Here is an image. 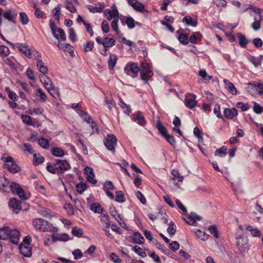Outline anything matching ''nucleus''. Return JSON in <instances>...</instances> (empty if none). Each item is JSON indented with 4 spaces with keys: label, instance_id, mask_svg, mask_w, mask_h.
<instances>
[{
    "label": "nucleus",
    "instance_id": "obj_59",
    "mask_svg": "<svg viewBox=\"0 0 263 263\" xmlns=\"http://www.w3.org/2000/svg\"><path fill=\"white\" fill-rule=\"evenodd\" d=\"M19 18L21 23L23 25H26L29 22V18L26 14L24 12L20 13Z\"/></svg>",
    "mask_w": 263,
    "mask_h": 263
},
{
    "label": "nucleus",
    "instance_id": "obj_2",
    "mask_svg": "<svg viewBox=\"0 0 263 263\" xmlns=\"http://www.w3.org/2000/svg\"><path fill=\"white\" fill-rule=\"evenodd\" d=\"M7 43L10 45L13 49H17L26 57L29 59L32 58V54L34 52L36 53L37 55L39 53L37 51L35 50L34 49L29 47L28 45L25 44L19 43L13 44L9 41H7Z\"/></svg>",
    "mask_w": 263,
    "mask_h": 263
},
{
    "label": "nucleus",
    "instance_id": "obj_3",
    "mask_svg": "<svg viewBox=\"0 0 263 263\" xmlns=\"http://www.w3.org/2000/svg\"><path fill=\"white\" fill-rule=\"evenodd\" d=\"M2 160L4 162V167L10 173H16L21 171L20 166L14 162L11 156H2Z\"/></svg>",
    "mask_w": 263,
    "mask_h": 263
},
{
    "label": "nucleus",
    "instance_id": "obj_36",
    "mask_svg": "<svg viewBox=\"0 0 263 263\" xmlns=\"http://www.w3.org/2000/svg\"><path fill=\"white\" fill-rule=\"evenodd\" d=\"M15 61V59L13 57L7 58L4 60V64L13 69H15L16 68Z\"/></svg>",
    "mask_w": 263,
    "mask_h": 263
},
{
    "label": "nucleus",
    "instance_id": "obj_64",
    "mask_svg": "<svg viewBox=\"0 0 263 263\" xmlns=\"http://www.w3.org/2000/svg\"><path fill=\"white\" fill-rule=\"evenodd\" d=\"M77 191L80 193L82 194L86 189V185L84 183L80 182L76 185Z\"/></svg>",
    "mask_w": 263,
    "mask_h": 263
},
{
    "label": "nucleus",
    "instance_id": "obj_10",
    "mask_svg": "<svg viewBox=\"0 0 263 263\" xmlns=\"http://www.w3.org/2000/svg\"><path fill=\"white\" fill-rule=\"evenodd\" d=\"M12 191V192L14 194H16L22 200L26 199V196L25 195V193L23 190L22 189L21 186L15 182H12L10 184V191Z\"/></svg>",
    "mask_w": 263,
    "mask_h": 263
},
{
    "label": "nucleus",
    "instance_id": "obj_60",
    "mask_svg": "<svg viewBox=\"0 0 263 263\" xmlns=\"http://www.w3.org/2000/svg\"><path fill=\"white\" fill-rule=\"evenodd\" d=\"M210 232L214 235L216 238H219L218 232L216 226L211 225L208 228Z\"/></svg>",
    "mask_w": 263,
    "mask_h": 263
},
{
    "label": "nucleus",
    "instance_id": "obj_57",
    "mask_svg": "<svg viewBox=\"0 0 263 263\" xmlns=\"http://www.w3.org/2000/svg\"><path fill=\"white\" fill-rule=\"evenodd\" d=\"M172 174L174 176V177L172 178V180L175 181V178H177L179 181H181V182L183 181V176L180 174V173H179L178 170H173L172 171Z\"/></svg>",
    "mask_w": 263,
    "mask_h": 263
},
{
    "label": "nucleus",
    "instance_id": "obj_21",
    "mask_svg": "<svg viewBox=\"0 0 263 263\" xmlns=\"http://www.w3.org/2000/svg\"><path fill=\"white\" fill-rule=\"evenodd\" d=\"M20 238V232L16 230H11L10 234L9 236L10 241L13 244L17 245L19 242Z\"/></svg>",
    "mask_w": 263,
    "mask_h": 263
},
{
    "label": "nucleus",
    "instance_id": "obj_39",
    "mask_svg": "<svg viewBox=\"0 0 263 263\" xmlns=\"http://www.w3.org/2000/svg\"><path fill=\"white\" fill-rule=\"evenodd\" d=\"M199 76L202 79L204 83H208L212 78V77L209 75L203 69L199 70Z\"/></svg>",
    "mask_w": 263,
    "mask_h": 263
},
{
    "label": "nucleus",
    "instance_id": "obj_49",
    "mask_svg": "<svg viewBox=\"0 0 263 263\" xmlns=\"http://www.w3.org/2000/svg\"><path fill=\"white\" fill-rule=\"evenodd\" d=\"M227 150V147L223 146L216 150L215 155L220 157H224L226 155Z\"/></svg>",
    "mask_w": 263,
    "mask_h": 263
},
{
    "label": "nucleus",
    "instance_id": "obj_5",
    "mask_svg": "<svg viewBox=\"0 0 263 263\" xmlns=\"http://www.w3.org/2000/svg\"><path fill=\"white\" fill-rule=\"evenodd\" d=\"M49 27L52 35L57 40H66V37L64 31L62 28L58 27L55 23L51 20L49 21Z\"/></svg>",
    "mask_w": 263,
    "mask_h": 263
},
{
    "label": "nucleus",
    "instance_id": "obj_32",
    "mask_svg": "<svg viewBox=\"0 0 263 263\" xmlns=\"http://www.w3.org/2000/svg\"><path fill=\"white\" fill-rule=\"evenodd\" d=\"M100 221L104 229L109 228L110 225L109 216L107 214H102L100 216Z\"/></svg>",
    "mask_w": 263,
    "mask_h": 263
},
{
    "label": "nucleus",
    "instance_id": "obj_1",
    "mask_svg": "<svg viewBox=\"0 0 263 263\" xmlns=\"http://www.w3.org/2000/svg\"><path fill=\"white\" fill-rule=\"evenodd\" d=\"M34 228L42 232H57L58 228L46 220L42 218H34L32 221Z\"/></svg>",
    "mask_w": 263,
    "mask_h": 263
},
{
    "label": "nucleus",
    "instance_id": "obj_55",
    "mask_svg": "<svg viewBox=\"0 0 263 263\" xmlns=\"http://www.w3.org/2000/svg\"><path fill=\"white\" fill-rule=\"evenodd\" d=\"M201 37V34L199 32H194L190 37V42L192 44H195L198 39Z\"/></svg>",
    "mask_w": 263,
    "mask_h": 263
},
{
    "label": "nucleus",
    "instance_id": "obj_28",
    "mask_svg": "<svg viewBox=\"0 0 263 263\" xmlns=\"http://www.w3.org/2000/svg\"><path fill=\"white\" fill-rule=\"evenodd\" d=\"M51 238L53 242L56 241H66L69 240L68 235L65 233L53 234L51 235Z\"/></svg>",
    "mask_w": 263,
    "mask_h": 263
},
{
    "label": "nucleus",
    "instance_id": "obj_41",
    "mask_svg": "<svg viewBox=\"0 0 263 263\" xmlns=\"http://www.w3.org/2000/svg\"><path fill=\"white\" fill-rule=\"evenodd\" d=\"M237 36L238 38V42L240 46L242 47H245L249 43L248 40L245 36L241 33H238L237 34Z\"/></svg>",
    "mask_w": 263,
    "mask_h": 263
},
{
    "label": "nucleus",
    "instance_id": "obj_50",
    "mask_svg": "<svg viewBox=\"0 0 263 263\" xmlns=\"http://www.w3.org/2000/svg\"><path fill=\"white\" fill-rule=\"evenodd\" d=\"M182 21L185 23L187 25H191L193 27H196L197 25V22L193 20L191 17L189 16L184 17Z\"/></svg>",
    "mask_w": 263,
    "mask_h": 263
},
{
    "label": "nucleus",
    "instance_id": "obj_44",
    "mask_svg": "<svg viewBox=\"0 0 263 263\" xmlns=\"http://www.w3.org/2000/svg\"><path fill=\"white\" fill-rule=\"evenodd\" d=\"M103 47L104 48H107L111 47H112L115 45L116 41L115 40L112 38H108V37H105L104 38V42H103Z\"/></svg>",
    "mask_w": 263,
    "mask_h": 263
},
{
    "label": "nucleus",
    "instance_id": "obj_8",
    "mask_svg": "<svg viewBox=\"0 0 263 263\" xmlns=\"http://www.w3.org/2000/svg\"><path fill=\"white\" fill-rule=\"evenodd\" d=\"M236 245L241 252H246L249 249L248 239L242 235L236 237Z\"/></svg>",
    "mask_w": 263,
    "mask_h": 263
},
{
    "label": "nucleus",
    "instance_id": "obj_51",
    "mask_svg": "<svg viewBox=\"0 0 263 263\" xmlns=\"http://www.w3.org/2000/svg\"><path fill=\"white\" fill-rule=\"evenodd\" d=\"M35 95L37 97L40 98V100L42 102H45L47 99L46 95L43 91V90L40 88H38L36 90Z\"/></svg>",
    "mask_w": 263,
    "mask_h": 263
},
{
    "label": "nucleus",
    "instance_id": "obj_25",
    "mask_svg": "<svg viewBox=\"0 0 263 263\" xmlns=\"http://www.w3.org/2000/svg\"><path fill=\"white\" fill-rule=\"evenodd\" d=\"M225 88L227 89V90L229 91V93L233 95H236L237 91L236 88L235 87L234 85L231 82H230L229 80L224 79L223 81Z\"/></svg>",
    "mask_w": 263,
    "mask_h": 263
},
{
    "label": "nucleus",
    "instance_id": "obj_42",
    "mask_svg": "<svg viewBox=\"0 0 263 263\" xmlns=\"http://www.w3.org/2000/svg\"><path fill=\"white\" fill-rule=\"evenodd\" d=\"M119 16L113 19L111 23V28L116 32V34L119 36H120V35L122 34L120 33V32L118 28V22L119 21Z\"/></svg>",
    "mask_w": 263,
    "mask_h": 263
},
{
    "label": "nucleus",
    "instance_id": "obj_15",
    "mask_svg": "<svg viewBox=\"0 0 263 263\" xmlns=\"http://www.w3.org/2000/svg\"><path fill=\"white\" fill-rule=\"evenodd\" d=\"M104 13L108 21L119 17V12L115 5H112L111 10L105 9Z\"/></svg>",
    "mask_w": 263,
    "mask_h": 263
},
{
    "label": "nucleus",
    "instance_id": "obj_29",
    "mask_svg": "<svg viewBox=\"0 0 263 263\" xmlns=\"http://www.w3.org/2000/svg\"><path fill=\"white\" fill-rule=\"evenodd\" d=\"M40 81L44 85L45 88L49 89V87H51L52 86L53 83L51 80L45 74H41L39 76Z\"/></svg>",
    "mask_w": 263,
    "mask_h": 263
},
{
    "label": "nucleus",
    "instance_id": "obj_4",
    "mask_svg": "<svg viewBox=\"0 0 263 263\" xmlns=\"http://www.w3.org/2000/svg\"><path fill=\"white\" fill-rule=\"evenodd\" d=\"M2 15L9 22L15 24L17 12L13 9H10L4 12L3 10L0 8V27L2 25Z\"/></svg>",
    "mask_w": 263,
    "mask_h": 263
},
{
    "label": "nucleus",
    "instance_id": "obj_13",
    "mask_svg": "<svg viewBox=\"0 0 263 263\" xmlns=\"http://www.w3.org/2000/svg\"><path fill=\"white\" fill-rule=\"evenodd\" d=\"M196 97L195 95L188 93L186 95L184 103L185 106L190 109H192L197 105V101L196 100Z\"/></svg>",
    "mask_w": 263,
    "mask_h": 263
},
{
    "label": "nucleus",
    "instance_id": "obj_33",
    "mask_svg": "<svg viewBox=\"0 0 263 263\" xmlns=\"http://www.w3.org/2000/svg\"><path fill=\"white\" fill-rule=\"evenodd\" d=\"M132 238L133 239V242L135 243L142 245L144 242V237L142 236L141 233L138 232H136L133 233Z\"/></svg>",
    "mask_w": 263,
    "mask_h": 263
},
{
    "label": "nucleus",
    "instance_id": "obj_46",
    "mask_svg": "<svg viewBox=\"0 0 263 263\" xmlns=\"http://www.w3.org/2000/svg\"><path fill=\"white\" fill-rule=\"evenodd\" d=\"M22 119L24 123L29 126H33L35 127V124L32 121V118L27 115H22Z\"/></svg>",
    "mask_w": 263,
    "mask_h": 263
},
{
    "label": "nucleus",
    "instance_id": "obj_61",
    "mask_svg": "<svg viewBox=\"0 0 263 263\" xmlns=\"http://www.w3.org/2000/svg\"><path fill=\"white\" fill-rule=\"evenodd\" d=\"M72 234L78 237H81L83 234V230L77 227H74L71 230Z\"/></svg>",
    "mask_w": 263,
    "mask_h": 263
},
{
    "label": "nucleus",
    "instance_id": "obj_6",
    "mask_svg": "<svg viewBox=\"0 0 263 263\" xmlns=\"http://www.w3.org/2000/svg\"><path fill=\"white\" fill-rule=\"evenodd\" d=\"M126 74L130 76L133 78H136L138 76L139 71V67L135 63H128L124 68Z\"/></svg>",
    "mask_w": 263,
    "mask_h": 263
},
{
    "label": "nucleus",
    "instance_id": "obj_40",
    "mask_svg": "<svg viewBox=\"0 0 263 263\" xmlns=\"http://www.w3.org/2000/svg\"><path fill=\"white\" fill-rule=\"evenodd\" d=\"M246 229L247 231H250L251 235L254 237H259L261 236V232L257 228H253L251 226L247 227Z\"/></svg>",
    "mask_w": 263,
    "mask_h": 263
},
{
    "label": "nucleus",
    "instance_id": "obj_9",
    "mask_svg": "<svg viewBox=\"0 0 263 263\" xmlns=\"http://www.w3.org/2000/svg\"><path fill=\"white\" fill-rule=\"evenodd\" d=\"M186 222L189 224L196 226L197 222L202 219V217L194 212H191L189 215H185L183 217Z\"/></svg>",
    "mask_w": 263,
    "mask_h": 263
},
{
    "label": "nucleus",
    "instance_id": "obj_47",
    "mask_svg": "<svg viewBox=\"0 0 263 263\" xmlns=\"http://www.w3.org/2000/svg\"><path fill=\"white\" fill-rule=\"evenodd\" d=\"M117 61V55L115 54H111L109 57V59L108 61V65L109 68L112 69L115 66Z\"/></svg>",
    "mask_w": 263,
    "mask_h": 263
},
{
    "label": "nucleus",
    "instance_id": "obj_58",
    "mask_svg": "<svg viewBox=\"0 0 263 263\" xmlns=\"http://www.w3.org/2000/svg\"><path fill=\"white\" fill-rule=\"evenodd\" d=\"M44 111V109L42 107H37L35 108H31L28 110V113L30 115H38L42 114Z\"/></svg>",
    "mask_w": 263,
    "mask_h": 263
},
{
    "label": "nucleus",
    "instance_id": "obj_30",
    "mask_svg": "<svg viewBox=\"0 0 263 263\" xmlns=\"http://www.w3.org/2000/svg\"><path fill=\"white\" fill-rule=\"evenodd\" d=\"M193 231L196 234V236L202 241L207 240L209 237V235L207 233L200 229H194Z\"/></svg>",
    "mask_w": 263,
    "mask_h": 263
},
{
    "label": "nucleus",
    "instance_id": "obj_52",
    "mask_svg": "<svg viewBox=\"0 0 263 263\" xmlns=\"http://www.w3.org/2000/svg\"><path fill=\"white\" fill-rule=\"evenodd\" d=\"M132 250L136 254L141 256V257H145L146 256V253L140 247L135 246L132 248Z\"/></svg>",
    "mask_w": 263,
    "mask_h": 263
},
{
    "label": "nucleus",
    "instance_id": "obj_45",
    "mask_svg": "<svg viewBox=\"0 0 263 263\" xmlns=\"http://www.w3.org/2000/svg\"><path fill=\"white\" fill-rule=\"evenodd\" d=\"M38 144L44 149H47L49 148V141L48 139L44 138H41L38 140Z\"/></svg>",
    "mask_w": 263,
    "mask_h": 263
},
{
    "label": "nucleus",
    "instance_id": "obj_27",
    "mask_svg": "<svg viewBox=\"0 0 263 263\" xmlns=\"http://www.w3.org/2000/svg\"><path fill=\"white\" fill-rule=\"evenodd\" d=\"M58 47L60 49L68 52L70 55L73 53V47L70 44L58 43Z\"/></svg>",
    "mask_w": 263,
    "mask_h": 263
},
{
    "label": "nucleus",
    "instance_id": "obj_11",
    "mask_svg": "<svg viewBox=\"0 0 263 263\" xmlns=\"http://www.w3.org/2000/svg\"><path fill=\"white\" fill-rule=\"evenodd\" d=\"M128 4L136 11L143 13L147 12L145 5L138 0H127Z\"/></svg>",
    "mask_w": 263,
    "mask_h": 263
},
{
    "label": "nucleus",
    "instance_id": "obj_19",
    "mask_svg": "<svg viewBox=\"0 0 263 263\" xmlns=\"http://www.w3.org/2000/svg\"><path fill=\"white\" fill-rule=\"evenodd\" d=\"M114 188V186L110 181H106L103 185V190L106 193L107 196L111 199H114L115 198L114 194L110 192V191L113 190Z\"/></svg>",
    "mask_w": 263,
    "mask_h": 263
},
{
    "label": "nucleus",
    "instance_id": "obj_16",
    "mask_svg": "<svg viewBox=\"0 0 263 263\" xmlns=\"http://www.w3.org/2000/svg\"><path fill=\"white\" fill-rule=\"evenodd\" d=\"M85 174L86 175L87 181L93 184L97 183V181L95 178V174L93 169L89 166H86L84 169Z\"/></svg>",
    "mask_w": 263,
    "mask_h": 263
},
{
    "label": "nucleus",
    "instance_id": "obj_12",
    "mask_svg": "<svg viewBox=\"0 0 263 263\" xmlns=\"http://www.w3.org/2000/svg\"><path fill=\"white\" fill-rule=\"evenodd\" d=\"M109 212L111 216H112L116 220L118 221L119 225L125 229H127L128 228L126 223L124 221L122 218L121 217L120 215L117 213L115 206L114 205H111L109 208Z\"/></svg>",
    "mask_w": 263,
    "mask_h": 263
},
{
    "label": "nucleus",
    "instance_id": "obj_26",
    "mask_svg": "<svg viewBox=\"0 0 263 263\" xmlns=\"http://www.w3.org/2000/svg\"><path fill=\"white\" fill-rule=\"evenodd\" d=\"M224 116L229 119H232L233 117L237 116L238 111L235 108H226L223 111Z\"/></svg>",
    "mask_w": 263,
    "mask_h": 263
},
{
    "label": "nucleus",
    "instance_id": "obj_31",
    "mask_svg": "<svg viewBox=\"0 0 263 263\" xmlns=\"http://www.w3.org/2000/svg\"><path fill=\"white\" fill-rule=\"evenodd\" d=\"M153 76V72L151 69L148 70L140 71V77L146 84H148V78H151Z\"/></svg>",
    "mask_w": 263,
    "mask_h": 263
},
{
    "label": "nucleus",
    "instance_id": "obj_53",
    "mask_svg": "<svg viewBox=\"0 0 263 263\" xmlns=\"http://www.w3.org/2000/svg\"><path fill=\"white\" fill-rule=\"evenodd\" d=\"M78 114L80 117H81L85 121H86L88 123H90L91 118L87 112L83 110L78 111Z\"/></svg>",
    "mask_w": 263,
    "mask_h": 263
},
{
    "label": "nucleus",
    "instance_id": "obj_35",
    "mask_svg": "<svg viewBox=\"0 0 263 263\" xmlns=\"http://www.w3.org/2000/svg\"><path fill=\"white\" fill-rule=\"evenodd\" d=\"M119 105L122 109L124 112L128 115H129L132 112V109L129 105L124 102L121 98L119 99Z\"/></svg>",
    "mask_w": 263,
    "mask_h": 263
},
{
    "label": "nucleus",
    "instance_id": "obj_18",
    "mask_svg": "<svg viewBox=\"0 0 263 263\" xmlns=\"http://www.w3.org/2000/svg\"><path fill=\"white\" fill-rule=\"evenodd\" d=\"M9 206L16 213H18L22 209L21 202L15 198L10 199Z\"/></svg>",
    "mask_w": 263,
    "mask_h": 263
},
{
    "label": "nucleus",
    "instance_id": "obj_48",
    "mask_svg": "<svg viewBox=\"0 0 263 263\" xmlns=\"http://www.w3.org/2000/svg\"><path fill=\"white\" fill-rule=\"evenodd\" d=\"M52 154L55 157H63L65 155L64 151L60 147H53L52 149Z\"/></svg>",
    "mask_w": 263,
    "mask_h": 263
},
{
    "label": "nucleus",
    "instance_id": "obj_34",
    "mask_svg": "<svg viewBox=\"0 0 263 263\" xmlns=\"http://www.w3.org/2000/svg\"><path fill=\"white\" fill-rule=\"evenodd\" d=\"M11 230L8 227H4L0 229V239L3 240H6L9 238V236L10 234Z\"/></svg>",
    "mask_w": 263,
    "mask_h": 263
},
{
    "label": "nucleus",
    "instance_id": "obj_56",
    "mask_svg": "<svg viewBox=\"0 0 263 263\" xmlns=\"http://www.w3.org/2000/svg\"><path fill=\"white\" fill-rule=\"evenodd\" d=\"M9 49L7 46L5 45L0 46V56L3 57H7L9 54Z\"/></svg>",
    "mask_w": 263,
    "mask_h": 263
},
{
    "label": "nucleus",
    "instance_id": "obj_20",
    "mask_svg": "<svg viewBox=\"0 0 263 263\" xmlns=\"http://www.w3.org/2000/svg\"><path fill=\"white\" fill-rule=\"evenodd\" d=\"M0 190L5 192H9L10 185L9 180L4 176H0Z\"/></svg>",
    "mask_w": 263,
    "mask_h": 263
},
{
    "label": "nucleus",
    "instance_id": "obj_37",
    "mask_svg": "<svg viewBox=\"0 0 263 263\" xmlns=\"http://www.w3.org/2000/svg\"><path fill=\"white\" fill-rule=\"evenodd\" d=\"M48 92L55 99H58L60 97L59 89L54 86L53 85L47 89Z\"/></svg>",
    "mask_w": 263,
    "mask_h": 263
},
{
    "label": "nucleus",
    "instance_id": "obj_43",
    "mask_svg": "<svg viewBox=\"0 0 263 263\" xmlns=\"http://www.w3.org/2000/svg\"><path fill=\"white\" fill-rule=\"evenodd\" d=\"M44 158L40 154H33V164L37 165L44 161Z\"/></svg>",
    "mask_w": 263,
    "mask_h": 263
},
{
    "label": "nucleus",
    "instance_id": "obj_54",
    "mask_svg": "<svg viewBox=\"0 0 263 263\" xmlns=\"http://www.w3.org/2000/svg\"><path fill=\"white\" fill-rule=\"evenodd\" d=\"M90 209L95 213H101L103 210L102 206L97 203L91 204Z\"/></svg>",
    "mask_w": 263,
    "mask_h": 263
},
{
    "label": "nucleus",
    "instance_id": "obj_14",
    "mask_svg": "<svg viewBox=\"0 0 263 263\" xmlns=\"http://www.w3.org/2000/svg\"><path fill=\"white\" fill-rule=\"evenodd\" d=\"M57 172L63 173L70 168V165L67 161L64 160H57L55 163Z\"/></svg>",
    "mask_w": 263,
    "mask_h": 263
},
{
    "label": "nucleus",
    "instance_id": "obj_7",
    "mask_svg": "<svg viewBox=\"0 0 263 263\" xmlns=\"http://www.w3.org/2000/svg\"><path fill=\"white\" fill-rule=\"evenodd\" d=\"M104 143L108 150L111 151L113 153H115V146L117 145V139L115 135L112 134L108 135L105 138Z\"/></svg>",
    "mask_w": 263,
    "mask_h": 263
},
{
    "label": "nucleus",
    "instance_id": "obj_38",
    "mask_svg": "<svg viewBox=\"0 0 263 263\" xmlns=\"http://www.w3.org/2000/svg\"><path fill=\"white\" fill-rule=\"evenodd\" d=\"M156 126L159 134H160L162 136H164L167 134V130L166 127L161 123L160 120L157 121Z\"/></svg>",
    "mask_w": 263,
    "mask_h": 263
},
{
    "label": "nucleus",
    "instance_id": "obj_62",
    "mask_svg": "<svg viewBox=\"0 0 263 263\" xmlns=\"http://www.w3.org/2000/svg\"><path fill=\"white\" fill-rule=\"evenodd\" d=\"M115 200L118 202H124L125 201V199L122 191H117L116 192Z\"/></svg>",
    "mask_w": 263,
    "mask_h": 263
},
{
    "label": "nucleus",
    "instance_id": "obj_24",
    "mask_svg": "<svg viewBox=\"0 0 263 263\" xmlns=\"http://www.w3.org/2000/svg\"><path fill=\"white\" fill-rule=\"evenodd\" d=\"M19 249L21 253L24 256L29 257L31 256L32 252L30 246H26V245H20Z\"/></svg>",
    "mask_w": 263,
    "mask_h": 263
},
{
    "label": "nucleus",
    "instance_id": "obj_63",
    "mask_svg": "<svg viewBox=\"0 0 263 263\" xmlns=\"http://www.w3.org/2000/svg\"><path fill=\"white\" fill-rule=\"evenodd\" d=\"M175 223L173 221H171L169 224V227L167 229V231L171 236H173L175 234Z\"/></svg>",
    "mask_w": 263,
    "mask_h": 263
},
{
    "label": "nucleus",
    "instance_id": "obj_17",
    "mask_svg": "<svg viewBox=\"0 0 263 263\" xmlns=\"http://www.w3.org/2000/svg\"><path fill=\"white\" fill-rule=\"evenodd\" d=\"M133 119L134 122H136L140 126H144L146 123L143 115L140 111H137L134 113L133 115Z\"/></svg>",
    "mask_w": 263,
    "mask_h": 263
},
{
    "label": "nucleus",
    "instance_id": "obj_22",
    "mask_svg": "<svg viewBox=\"0 0 263 263\" xmlns=\"http://www.w3.org/2000/svg\"><path fill=\"white\" fill-rule=\"evenodd\" d=\"M120 20L123 25L126 24L130 29L134 28L136 24H138V23L136 22L134 18L130 16L123 17Z\"/></svg>",
    "mask_w": 263,
    "mask_h": 263
},
{
    "label": "nucleus",
    "instance_id": "obj_23",
    "mask_svg": "<svg viewBox=\"0 0 263 263\" xmlns=\"http://www.w3.org/2000/svg\"><path fill=\"white\" fill-rule=\"evenodd\" d=\"M41 55L39 53L36 58L37 60L36 66L39 71L42 73V74H45L47 73L48 69L44 65V63L40 59Z\"/></svg>",
    "mask_w": 263,
    "mask_h": 263
}]
</instances>
